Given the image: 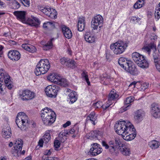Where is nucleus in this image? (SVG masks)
<instances>
[{"instance_id": "39", "label": "nucleus", "mask_w": 160, "mask_h": 160, "mask_svg": "<svg viewBox=\"0 0 160 160\" xmlns=\"http://www.w3.org/2000/svg\"><path fill=\"white\" fill-rule=\"evenodd\" d=\"M98 132V131L95 130L92 131L88 133V135L89 136V138H97Z\"/></svg>"}, {"instance_id": "50", "label": "nucleus", "mask_w": 160, "mask_h": 160, "mask_svg": "<svg viewBox=\"0 0 160 160\" xmlns=\"http://www.w3.org/2000/svg\"><path fill=\"white\" fill-rule=\"evenodd\" d=\"M148 87V84L146 83H143L141 86V90L144 91Z\"/></svg>"}, {"instance_id": "6", "label": "nucleus", "mask_w": 160, "mask_h": 160, "mask_svg": "<svg viewBox=\"0 0 160 160\" xmlns=\"http://www.w3.org/2000/svg\"><path fill=\"white\" fill-rule=\"evenodd\" d=\"M132 56L133 60L139 67L142 68L148 67V63L143 56L137 52H134L132 54Z\"/></svg>"}, {"instance_id": "63", "label": "nucleus", "mask_w": 160, "mask_h": 160, "mask_svg": "<svg viewBox=\"0 0 160 160\" xmlns=\"http://www.w3.org/2000/svg\"><path fill=\"white\" fill-rule=\"evenodd\" d=\"M137 2L141 4L142 6H144L145 4V0H138Z\"/></svg>"}, {"instance_id": "44", "label": "nucleus", "mask_w": 160, "mask_h": 160, "mask_svg": "<svg viewBox=\"0 0 160 160\" xmlns=\"http://www.w3.org/2000/svg\"><path fill=\"white\" fill-rule=\"evenodd\" d=\"M69 60V58L63 57L60 60V62L63 65H65L67 66L68 62Z\"/></svg>"}, {"instance_id": "36", "label": "nucleus", "mask_w": 160, "mask_h": 160, "mask_svg": "<svg viewBox=\"0 0 160 160\" xmlns=\"http://www.w3.org/2000/svg\"><path fill=\"white\" fill-rule=\"evenodd\" d=\"M43 27L46 29L50 30L55 28V26L53 23L50 22L44 23L43 25Z\"/></svg>"}, {"instance_id": "28", "label": "nucleus", "mask_w": 160, "mask_h": 160, "mask_svg": "<svg viewBox=\"0 0 160 160\" xmlns=\"http://www.w3.org/2000/svg\"><path fill=\"white\" fill-rule=\"evenodd\" d=\"M85 19L83 17L80 18L78 19V30L79 31H82L84 29Z\"/></svg>"}, {"instance_id": "52", "label": "nucleus", "mask_w": 160, "mask_h": 160, "mask_svg": "<svg viewBox=\"0 0 160 160\" xmlns=\"http://www.w3.org/2000/svg\"><path fill=\"white\" fill-rule=\"evenodd\" d=\"M53 149H51L49 150H46L44 152V155L49 156L51 155L52 152L53 151Z\"/></svg>"}, {"instance_id": "43", "label": "nucleus", "mask_w": 160, "mask_h": 160, "mask_svg": "<svg viewBox=\"0 0 160 160\" xmlns=\"http://www.w3.org/2000/svg\"><path fill=\"white\" fill-rule=\"evenodd\" d=\"M82 78H84V79H85L88 85L89 86L90 85V83L89 81V79L88 78V75L87 73L85 71H83L82 73Z\"/></svg>"}, {"instance_id": "4", "label": "nucleus", "mask_w": 160, "mask_h": 160, "mask_svg": "<svg viewBox=\"0 0 160 160\" xmlns=\"http://www.w3.org/2000/svg\"><path fill=\"white\" fill-rule=\"evenodd\" d=\"M127 47V43L121 41L111 44L110 48L114 54L120 55L125 51Z\"/></svg>"}, {"instance_id": "18", "label": "nucleus", "mask_w": 160, "mask_h": 160, "mask_svg": "<svg viewBox=\"0 0 160 160\" xmlns=\"http://www.w3.org/2000/svg\"><path fill=\"white\" fill-rule=\"evenodd\" d=\"M13 148V155L16 157H19L20 155V141L18 139L16 140L14 142Z\"/></svg>"}, {"instance_id": "57", "label": "nucleus", "mask_w": 160, "mask_h": 160, "mask_svg": "<svg viewBox=\"0 0 160 160\" xmlns=\"http://www.w3.org/2000/svg\"><path fill=\"white\" fill-rule=\"evenodd\" d=\"M131 104H130L127 106H124L122 108H121V110H123L122 111V112L123 111H125L128 110L130 108V107L131 106Z\"/></svg>"}, {"instance_id": "20", "label": "nucleus", "mask_w": 160, "mask_h": 160, "mask_svg": "<svg viewBox=\"0 0 160 160\" xmlns=\"http://www.w3.org/2000/svg\"><path fill=\"white\" fill-rule=\"evenodd\" d=\"M156 46L154 43H150L144 46L142 48V49L145 51L147 52L148 54H150L152 50L153 52H156Z\"/></svg>"}, {"instance_id": "24", "label": "nucleus", "mask_w": 160, "mask_h": 160, "mask_svg": "<svg viewBox=\"0 0 160 160\" xmlns=\"http://www.w3.org/2000/svg\"><path fill=\"white\" fill-rule=\"evenodd\" d=\"M62 30L64 36L67 38L70 39L72 36L71 30L69 28L65 26H63L62 28Z\"/></svg>"}, {"instance_id": "10", "label": "nucleus", "mask_w": 160, "mask_h": 160, "mask_svg": "<svg viewBox=\"0 0 160 160\" xmlns=\"http://www.w3.org/2000/svg\"><path fill=\"white\" fill-rule=\"evenodd\" d=\"M136 135L135 129L132 124L131 126L128 128V130L125 133L123 134L122 137L123 139L127 141H130L134 139Z\"/></svg>"}, {"instance_id": "22", "label": "nucleus", "mask_w": 160, "mask_h": 160, "mask_svg": "<svg viewBox=\"0 0 160 160\" xmlns=\"http://www.w3.org/2000/svg\"><path fill=\"white\" fill-rule=\"evenodd\" d=\"M21 46L24 49L31 53H34L36 51V49L35 47L29 44H23Z\"/></svg>"}, {"instance_id": "11", "label": "nucleus", "mask_w": 160, "mask_h": 160, "mask_svg": "<svg viewBox=\"0 0 160 160\" xmlns=\"http://www.w3.org/2000/svg\"><path fill=\"white\" fill-rule=\"evenodd\" d=\"M103 22V18L100 15L94 17L92 19L91 28L94 29H97L98 27L99 28L102 26Z\"/></svg>"}, {"instance_id": "38", "label": "nucleus", "mask_w": 160, "mask_h": 160, "mask_svg": "<svg viewBox=\"0 0 160 160\" xmlns=\"http://www.w3.org/2000/svg\"><path fill=\"white\" fill-rule=\"evenodd\" d=\"M155 16L158 20L160 18V2L155 9Z\"/></svg>"}, {"instance_id": "23", "label": "nucleus", "mask_w": 160, "mask_h": 160, "mask_svg": "<svg viewBox=\"0 0 160 160\" xmlns=\"http://www.w3.org/2000/svg\"><path fill=\"white\" fill-rule=\"evenodd\" d=\"M143 117V113L141 110H138L135 112L134 119L137 123L141 122L142 119Z\"/></svg>"}, {"instance_id": "33", "label": "nucleus", "mask_w": 160, "mask_h": 160, "mask_svg": "<svg viewBox=\"0 0 160 160\" xmlns=\"http://www.w3.org/2000/svg\"><path fill=\"white\" fill-rule=\"evenodd\" d=\"M76 92L72 91L68 95V99H69L72 103L75 102L77 100V98L76 96Z\"/></svg>"}, {"instance_id": "59", "label": "nucleus", "mask_w": 160, "mask_h": 160, "mask_svg": "<svg viewBox=\"0 0 160 160\" xmlns=\"http://www.w3.org/2000/svg\"><path fill=\"white\" fill-rule=\"evenodd\" d=\"M68 135H69L70 134H73L75 132V130L73 128H71L70 129H68Z\"/></svg>"}, {"instance_id": "53", "label": "nucleus", "mask_w": 160, "mask_h": 160, "mask_svg": "<svg viewBox=\"0 0 160 160\" xmlns=\"http://www.w3.org/2000/svg\"><path fill=\"white\" fill-rule=\"evenodd\" d=\"M20 112H18L17 116V117H16V120H15V122L17 125L18 127V128H20L19 124V123L20 122V120L19 119V117H20Z\"/></svg>"}, {"instance_id": "8", "label": "nucleus", "mask_w": 160, "mask_h": 160, "mask_svg": "<svg viewBox=\"0 0 160 160\" xmlns=\"http://www.w3.org/2000/svg\"><path fill=\"white\" fill-rule=\"evenodd\" d=\"M115 144L116 145V148H118L121 152L124 155L129 156L131 154L130 149L127 146L122 143L120 138L118 137H116Z\"/></svg>"}, {"instance_id": "27", "label": "nucleus", "mask_w": 160, "mask_h": 160, "mask_svg": "<svg viewBox=\"0 0 160 160\" xmlns=\"http://www.w3.org/2000/svg\"><path fill=\"white\" fill-rule=\"evenodd\" d=\"M48 79L52 82L57 83L58 81L60 80V76L55 73H52L48 77Z\"/></svg>"}, {"instance_id": "30", "label": "nucleus", "mask_w": 160, "mask_h": 160, "mask_svg": "<svg viewBox=\"0 0 160 160\" xmlns=\"http://www.w3.org/2000/svg\"><path fill=\"white\" fill-rule=\"evenodd\" d=\"M96 119V117L94 112H91L87 118V121H89L94 125L97 122Z\"/></svg>"}, {"instance_id": "17", "label": "nucleus", "mask_w": 160, "mask_h": 160, "mask_svg": "<svg viewBox=\"0 0 160 160\" xmlns=\"http://www.w3.org/2000/svg\"><path fill=\"white\" fill-rule=\"evenodd\" d=\"M8 58L12 60L17 61L20 58V53L16 50H11L8 52Z\"/></svg>"}, {"instance_id": "25", "label": "nucleus", "mask_w": 160, "mask_h": 160, "mask_svg": "<svg viewBox=\"0 0 160 160\" xmlns=\"http://www.w3.org/2000/svg\"><path fill=\"white\" fill-rule=\"evenodd\" d=\"M67 130H65L61 132L58 135V139L61 142L63 143L67 139V135L68 134Z\"/></svg>"}, {"instance_id": "56", "label": "nucleus", "mask_w": 160, "mask_h": 160, "mask_svg": "<svg viewBox=\"0 0 160 160\" xmlns=\"http://www.w3.org/2000/svg\"><path fill=\"white\" fill-rule=\"evenodd\" d=\"M13 14L17 17L18 19L20 20V11H15L13 12Z\"/></svg>"}, {"instance_id": "46", "label": "nucleus", "mask_w": 160, "mask_h": 160, "mask_svg": "<svg viewBox=\"0 0 160 160\" xmlns=\"http://www.w3.org/2000/svg\"><path fill=\"white\" fill-rule=\"evenodd\" d=\"M110 79L108 78H104V79H102V83L103 85H107L109 84L110 83Z\"/></svg>"}, {"instance_id": "40", "label": "nucleus", "mask_w": 160, "mask_h": 160, "mask_svg": "<svg viewBox=\"0 0 160 160\" xmlns=\"http://www.w3.org/2000/svg\"><path fill=\"white\" fill-rule=\"evenodd\" d=\"M76 62L74 60L69 59L68 64L67 65V67L72 68L73 69L76 67Z\"/></svg>"}, {"instance_id": "45", "label": "nucleus", "mask_w": 160, "mask_h": 160, "mask_svg": "<svg viewBox=\"0 0 160 160\" xmlns=\"http://www.w3.org/2000/svg\"><path fill=\"white\" fill-rule=\"evenodd\" d=\"M153 52V58L154 60V62L156 63L158 62L159 55L157 52Z\"/></svg>"}, {"instance_id": "64", "label": "nucleus", "mask_w": 160, "mask_h": 160, "mask_svg": "<svg viewBox=\"0 0 160 160\" xmlns=\"http://www.w3.org/2000/svg\"><path fill=\"white\" fill-rule=\"evenodd\" d=\"M14 5H15L16 6V7L15 8L16 9H17L20 6L19 3L17 2H15L13 3Z\"/></svg>"}, {"instance_id": "47", "label": "nucleus", "mask_w": 160, "mask_h": 160, "mask_svg": "<svg viewBox=\"0 0 160 160\" xmlns=\"http://www.w3.org/2000/svg\"><path fill=\"white\" fill-rule=\"evenodd\" d=\"M60 142L59 140H56L54 141V146L56 150H57V149L60 147Z\"/></svg>"}, {"instance_id": "62", "label": "nucleus", "mask_w": 160, "mask_h": 160, "mask_svg": "<svg viewBox=\"0 0 160 160\" xmlns=\"http://www.w3.org/2000/svg\"><path fill=\"white\" fill-rule=\"evenodd\" d=\"M70 124H71L70 122L69 121H68L67 122L65 123L63 125V127L64 128H66V127H67V126L70 125Z\"/></svg>"}, {"instance_id": "48", "label": "nucleus", "mask_w": 160, "mask_h": 160, "mask_svg": "<svg viewBox=\"0 0 160 160\" xmlns=\"http://www.w3.org/2000/svg\"><path fill=\"white\" fill-rule=\"evenodd\" d=\"M21 2L24 6L28 7L30 6L29 0H21Z\"/></svg>"}, {"instance_id": "29", "label": "nucleus", "mask_w": 160, "mask_h": 160, "mask_svg": "<svg viewBox=\"0 0 160 160\" xmlns=\"http://www.w3.org/2000/svg\"><path fill=\"white\" fill-rule=\"evenodd\" d=\"M11 128L9 127H7L6 128H4L2 132V135L3 137L5 138H8L11 136Z\"/></svg>"}, {"instance_id": "1", "label": "nucleus", "mask_w": 160, "mask_h": 160, "mask_svg": "<svg viewBox=\"0 0 160 160\" xmlns=\"http://www.w3.org/2000/svg\"><path fill=\"white\" fill-rule=\"evenodd\" d=\"M41 112L42 120L45 124L50 125L55 122L56 114L51 109L45 108L41 111Z\"/></svg>"}, {"instance_id": "37", "label": "nucleus", "mask_w": 160, "mask_h": 160, "mask_svg": "<svg viewBox=\"0 0 160 160\" xmlns=\"http://www.w3.org/2000/svg\"><path fill=\"white\" fill-rule=\"evenodd\" d=\"M60 80L58 81L57 83L60 84L61 86H62L64 87H66L68 85V83L66 79L61 78L60 77Z\"/></svg>"}, {"instance_id": "21", "label": "nucleus", "mask_w": 160, "mask_h": 160, "mask_svg": "<svg viewBox=\"0 0 160 160\" xmlns=\"http://www.w3.org/2000/svg\"><path fill=\"white\" fill-rule=\"evenodd\" d=\"M119 95L116 93V91L113 90L111 91L108 95V102L109 103H112L113 101H115L118 99Z\"/></svg>"}, {"instance_id": "54", "label": "nucleus", "mask_w": 160, "mask_h": 160, "mask_svg": "<svg viewBox=\"0 0 160 160\" xmlns=\"http://www.w3.org/2000/svg\"><path fill=\"white\" fill-rule=\"evenodd\" d=\"M42 160H58V159L56 157H47L44 158V157H43Z\"/></svg>"}, {"instance_id": "31", "label": "nucleus", "mask_w": 160, "mask_h": 160, "mask_svg": "<svg viewBox=\"0 0 160 160\" xmlns=\"http://www.w3.org/2000/svg\"><path fill=\"white\" fill-rule=\"evenodd\" d=\"M21 119L22 125L23 126L26 127L28 125V116L26 115V114L23 112H21Z\"/></svg>"}, {"instance_id": "60", "label": "nucleus", "mask_w": 160, "mask_h": 160, "mask_svg": "<svg viewBox=\"0 0 160 160\" xmlns=\"http://www.w3.org/2000/svg\"><path fill=\"white\" fill-rule=\"evenodd\" d=\"M155 63V66L157 69L160 72V63L157 62V63Z\"/></svg>"}, {"instance_id": "13", "label": "nucleus", "mask_w": 160, "mask_h": 160, "mask_svg": "<svg viewBox=\"0 0 160 160\" xmlns=\"http://www.w3.org/2000/svg\"><path fill=\"white\" fill-rule=\"evenodd\" d=\"M35 93L29 90L26 89L22 91L21 99L23 100H31L33 99L35 97Z\"/></svg>"}, {"instance_id": "32", "label": "nucleus", "mask_w": 160, "mask_h": 160, "mask_svg": "<svg viewBox=\"0 0 160 160\" xmlns=\"http://www.w3.org/2000/svg\"><path fill=\"white\" fill-rule=\"evenodd\" d=\"M84 39L87 42L89 43H92L95 41V37L92 35H90L88 33L85 34Z\"/></svg>"}, {"instance_id": "2", "label": "nucleus", "mask_w": 160, "mask_h": 160, "mask_svg": "<svg viewBox=\"0 0 160 160\" xmlns=\"http://www.w3.org/2000/svg\"><path fill=\"white\" fill-rule=\"evenodd\" d=\"M10 76L6 73L5 71L0 69V93H2L3 92V88L5 85L9 89L12 88L13 86L12 82L10 79Z\"/></svg>"}, {"instance_id": "42", "label": "nucleus", "mask_w": 160, "mask_h": 160, "mask_svg": "<svg viewBox=\"0 0 160 160\" xmlns=\"http://www.w3.org/2000/svg\"><path fill=\"white\" fill-rule=\"evenodd\" d=\"M134 99L133 97H129L126 98L125 100L124 101L125 104L127 105L133 102Z\"/></svg>"}, {"instance_id": "9", "label": "nucleus", "mask_w": 160, "mask_h": 160, "mask_svg": "<svg viewBox=\"0 0 160 160\" xmlns=\"http://www.w3.org/2000/svg\"><path fill=\"white\" fill-rule=\"evenodd\" d=\"M60 90V88L58 85H49L45 88V92L48 96L55 98Z\"/></svg>"}, {"instance_id": "55", "label": "nucleus", "mask_w": 160, "mask_h": 160, "mask_svg": "<svg viewBox=\"0 0 160 160\" xmlns=\"http://www.w3.org/2000/svg\"><path fill=\"white\" fill-rule=\"evenodd\" d=\"M143 6L141 4H140L139 2H136L134 5V7L135 8L138 9L142 8Z\"/></svg>"}, {"instance_id": "51", "label": "nucleus", "mask_w": 160, "mask_h": 160, "mask_svg": "<svg viewBox=\"0 0 160 160\" xmlns=\"http://www.w3.org/2000/svg\"><path fill=\"white\" fill-rule=\"evenodd\" d=\"M140 20V18L135 16H133L131 18V21L135 23L138 22Z\"/></svg>"}, {"instance_id": "49", "label": "nucleus", "mask_w": 160, "mask_h": 160, "mask_svg": "<svg viewBox=\"0 0 160 160\" xmlns=\"http://www.w3.org/2000/svg\"><path fill=\"white\" fill-rule=\"evenodd\" d=\"M102 103L101 102L99 101L93 104V106L95 108H102Z\"/></svg>"}, {"instance_id": "14", "label": "nucleus", "mask_w": 160, "mask_h": 160, "mask_svg": "<svg viewBox=\"0 0 160 160\" xmlns=\"http://www.w3.org/2000/svg\"><path fill=\"white\" fill-rule=\"evenodd\" d=\"M102 151L100 145L97 143H94L92 145V147L90 148L89 153L92 156H96L101 153Z\"/></svg>"}, {"instance_id": "16", "label": "nucleus", "mask_w": 160, "mask_h": 160, "mask_svg": "<svg viewBox=\"0 0 160 160\" xmlns=\"http://www.w3.org/2000/svg\"><path fill=\"white\" fill-rule=\"evenodd\" d=\"M115 138L111 140L108 142V145L106 143V142L102 141V145L105 147L106 149L109 148L111 151L113 152L116 150V145L115 144Z\"/></svg>"}, {"instance_id": "15", "label": "nucleus", "mask_w": 160, "mask_h": 160, "mask_svg": "<svg viewBox=\"0 0 160 160\" xmlns=\"http://www.w3.org/2000/svg\"><path fill=\"white\" fill-rule=\"evenodd\" d=\"M151 112L152 115L155 118L160 117V108L155 103L152 104L151 108Z\"/></svg>"}, {"instance_id": "19", "label": "nucleus", "mask_w": 160, "mask_h": 160, "mask_svg": "<svg viewBox=\"0 0 160 160\" xmlns=\"http://www.w3.org/2000/svg\"><path fill=\"white\" fill-rule=\"evenodd\" d=\"M131 74L136 75H138L139 72L137 70L135 65L132 63H129L127 66V69L125 70Z\"/></svg>"}, {"instance_id": "34", "label": "nucleus", "mask_w": 160, "mask_h": 160, "mask_svg": "<svg viewBox=\"0 0 160 160\" xmlns=\"http://www.w3.org/2000/svg\"><path fill=\"white\" fill-rule=\"evenodd\" d=\"M53 40V38L51 39L48 42H44L45 44H44L42 48L44 50H47L50 48H52V41Z\"/></svg>"}, {"instance_id": "12", "label": "nucleus", "mask_w": 160, "mask_h": 160, "mask_svg": "<svg viewBox=\"0 0 160 160\" xmlns=\"http://www.w3.org/2000/svg\"><path fill=\"white\" fill-rule=\"evenodd\" d=\"M39 9L44 13L52 18H56L57 17V13L55 9H52V11L51 8H46L42 7H40Z\"/></svg>"}, {"instance_id": "26", "label": "nucleus", "mask_w": 160, "mask_h": 160, "mask_svg": "<svg viewBox=\"0 0 160 160\" xmlns=\"http://www.w3.org/2000/svg\"><path fill=\"white\" fill-rule=\"evenodd\" d=\"M118 64L123 68L126 70L129 63L128 62L126 58L121 57L118 60Z\"/></svg>"}, {"instance_id": "5", "label": "nucleus", "mask_w": 160, "mask_h": 160, "mask_svg": "<svg viewBox=\"0 0 160 160\" xmlns=\"http://www.w3.org/2000/svg\"><path fill=\"white\" fill-rule=\"evenodd\" d=\"M26 12L25 11H21V21L22 23L28 24L32 26L37 27L40 23L39 19L36 17H33L32 18H26Z\"/></svg>"}, {"instance_id": "3", "label": "nucleus", "mask_w": 160, "mask_h": 160, "mask_svg": "<svg viewBox=\"0 0 160 160\" xmlns=\"http://www.w3.org/2000/svg\"><path fill=\"white\" fill-rule=\"evenodd\" d=\"M50 67L49 61L47 59H42L38 62L35 70L34 72L37 76L46 73Z\"/></svg>"}, {"instance_id": "7", "label": "nucleus", "mask_w": 160, "mask_h": 160, "mask_svg": "<svg viewBox=\"0 0 160 160\" xmlns=\"http://www.w3.org/2000/svg\"><path fill=\"white\" fill-rule=\"evenodd\" d=\"M132 125L131 123L129 122L126 123L125 121H120L115 124V130L118 134L122 136L128 130V128L130 127Z\"/></svg>"}, {"instance_id": "35", "label": "nucleus", "mask_w": 160, "mask_h": 160, "mask_svg": "<svg viewBox=\"0 0 160 160\" xmlns=\"http://www.w3.org/2000/svg\"><path fill=\"white\" fill-rule=\"evenodd\" d=\"M149 145L152 149H154L159 147L160 145V143L157 140H153L149 142Z\"/></svg>"}, {"instance_id": "61", "label": "nucleus", "mask_w": 160, "mask_h": 160, "mask_svg": "<svg viewBox=\"0 0 160 160\" xmlns=\"http://www.w3.org/2000/svg\"><path fill=\"white\" fill-rule=\"evenodd\" d=\"M8 42L11 45H14L16 44L15 41L11 40L8 41Z\"/></svg>"}, {"instance_id": "58", "label": "nucleus", "mask_w": 160, "mask_h": 160, "mask_svg": "<svg viewBox=\"0 0 160 160\" xmlns=\"http://www.w3.org/2000/svg\"><path fill=\"white\" fill-rule=\"evenodd\" d=\"M107 104L106 105L102 104V108L104 110L106 109L112 104V103H109V102H108V101L107 102Z\"/></svg>"}, {"instance_id": "41", "label": "nucleus", "mask_w": 160, "mask_h": 160, "mask_svg": "<svg viewBox=\"0 0 160 160\" xmlns=\"http://www.w3.org/2000/svg\"><path fill=\"white\" fill-rule=\"evenodd\" d=\"M43 137V140L46 143L48 142L51 138L50 134L48 132H46Z\"/></svg>"}]
</instances>
